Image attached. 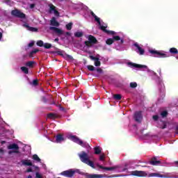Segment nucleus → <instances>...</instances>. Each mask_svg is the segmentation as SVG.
Listing matches in <instances>:
<instances>
[{
  "mask_svg": "<svg viewBox=\"0 0 178 178\" xmlns=\"http://www.w3.org/2000/svg\"><path fill=\"white\" fill-rule=\"evenodd\" d=\"M50 26H50L49 30L54 31V33L58 34V35H62V34H63V31H62V29H59V28H57L60 26V24L56 21V18L55 17H53L50 20Z\"/></svg>",
  "mask_w": 178,
  "mask_h": 178,
  "instance_id": "1",
  "label": "nucleus"
},
{
  "mask_svg": "<svg viewBox=\"0 0 178 178\" xmlns=\"http://www.w3.org/2000/svg\"><path fill=\"white\" fill-rule=\"evenodd\" d=\"M79 158L83 163L88 165L90 168L95 169V165H94V162L91 161L90 159H88V154L85 152H82L81 154H79Z\"/></svg>",
  "mask_w": 178,
  "mask_h": 178,
  "instance_id": "2",
  "label": "nucleus"
},
{
  "mask_svg": "<svg viewBox=\"0 0 178 178\" xmlns=\"http://www.w3.org/2000/svg\"><path fill=\"white\" fill-rule=\"evenodd\" d=\"M88 40H86L84 42V44L88 48L92 47L94 44H97L98 42V40H97V38H95V37H94L92 35H88Z\"/></svg>",
  "mask_w": 178,
  "mask_h": 178,
  "instance_id": "3",
  "label": "nucleus"
},
{
  "mask_svg": "<svg viewBox=\"0 0 178 178\" xmlns=\"http://www.w3.org/2000/svg\"><path fill=\"white\" fill-rule=\"evenodd\" d=\"M149 54L153 55V56H154V58H169V55H168L163 52H161L159 51L151 49V50H149Z\"/></svg>",
  "mask_w": 178,
  "mask_h": 178,
  "instance_id": "4",
  "label": "nucleus"
},
{
  "mask_svg": "<svg viewBox=\"0 0 178 178\" xmlns=\"http://www.w3.org/2000/svg\"><path fill=\"white\" fill-rule=\"evenodd\" d=\"M12 16L19 17V19H26V14L22 13L20 10L15 9L11 11Z\"/></svg>",
  "mask_w": 178,
  "mask_h": 178,
  "instance_id": "5",
  "label": "nucleus"
},
{
  "mask_svg": "<svg viewBox=\"0 0 178 178\" xmlns=\"http://www.w3.org/2000/svg\"><path fill=\"white\" fill-rule=\"evenodd\" d=\"M70 139L71 141L76 143V144H79V145H81V147H84L86 145L84 142H83V140L79 138L76 136H70Z\"/></svg>",
  "mask_w": 178,
  "mask_h": 178,
  "instance_id": "6",
  "label": "nucleus"
},
{
  "mask_svg": "<svg viewBox=\"0 0 178 178\" xmlns=\"http://www.w3.org/2000/svg\"><path fill=\"white\" fill-rule=\"evenodd\" d=\"M8 149H14L13 151H10L8 154H19V145L16 143L11 144L8 146Z\"/></svg>",
  "mask_w": 178,
  "mask_h": 178,
  "instance_id": "7",
  "label": "nucleus"
},
{
  "mask_svg": "<svg viewBox=\"0 0 178 178\" xmlns=\"http://www.w3.org/2000/svg\"><path fill=\"white\" fill-rule=\"evenodd\" d=\"M75 173H76V170L73 169H70L68 170L63 171L61 172V175L65 176V177H73Z\"/></svg>",
  "mask_w": 178,
  "mask_h": 178,
  "instance_id": "8",
  "label": "nucleus"
},
{
  "mask_svg": "<svg viewBox=\"0 0 178 178\" xmlns=\"http://www.w3.org/2000/svg\"><path fill=\"white\" fill-rule=\"evenodd\" d=\"M132 176H137L138 177H146L147 176V172L145 171H138L135 170L131 172Z\"/></svg>",
  "mask_w": 178,
  "mask_h": 178,
  "instance_id": "9",
  "label": "nucleus"
},
{
  "mask_svg": "<svg viewBox=\"0 0 178 178\" xmlns=\"http://www.w3.org/2000/svg\"><path fill=\"white\" fill-rule=\"evenodd\" d=\"M49 13H52V12H54L55 16L59 17V11H58V10H56V7L55 6H54V4L51 3L49 5Z\"/></svg>",
  "mask_w": 178,
  "mask_h": 178,
  "instance_id": "10",
  "label": "nucleus"
},
{
  "mask_svg": "<svg viewBox=\"0 0 178 178\" xmlns=\"http://www.w3.org/2000/svg\"><path fill=\"white\" fill-rule=\"evenodd\" d=\"M143 113L141 111H136L134 114V119L136 122H138V123H140L141 122V120L143 119Z\"/></svg>",
  "mask_w": 178,
  "mask_h": 178,
  "instance_id": "11",
  "label": "nucleus"
},
{
  "mask_svg": "<svg viewBox=\"0 0 178 178\" xmlns=\"http://www.w3.org/2000/svg\"><path fill=\"white\" fill-rule=\"evenodd\" d=\"M134 47H136V48L138 49L136 52L139 54V55H144V54H145V50L140 47V44H138V43H134Z\"/></svg>",
  "mask_w": 178,
  "mask_h": 178,
  "instance_id": "12",
  "label": "nucleus"
},
{
  "mask_svg": "<svg viewBox=\"0 0 178 178\" xmlns=\"http://www.w3.org/2000/svg\"><path fill=\"white\" fill-rule=\"evenodd\" d=\"M150 165L153 166H158V165H161V161L158 160V159L154 156L152 157L151 161H149Z\"/></svg>",
  "mask_w": 178,
  "mask_h": 178,
  "instance_id": "13",
  "label": "nucleus"
},
{
  "mask_svg": "<svg viewBox=\"0 0 178 178\" xmlns=\"http://www.w3.org/2000/svg\"><path fill=\"white\" fill-rule=\"evenodd\" d=\"M89 58L92 60H95V66L96 67L101 66V61H99V58L95 57L94 56H89Z\"/></svg>",
  "mask_w": 178,
  "mask_h": 178,
  "instance_id": "14",
  "label": "nucleus"
},
{
  "mask_svg": "<svg viewBox=\"0 0 178 178\" xmlns=\"http://www.w3.org/2000/svg\"><path fill=\"white\" fill-rule=\"evenodd\" d=\"M106 27L108 26H101L100 29H102V31H104V33H106V34H111V35H115V34H116V32L115 31L106 30Z\"/></svg>",
  "mask_w": 178,
  "mask_h": 178,
  "instance_id": "15",
  "label": "nucleus"
},
{
  "mask_svg": "<svg viewBox=\"0 0 178 178\" xmlns=\"http://www.w3.org/2000/svg\"><path fill=\"white\" fill-rule=\"evenodd\" d=\"M62 141H65V138L63 137V134H58L56 136V143H60Z\"/></svg>",
  "mask_w": 178,
  "mask_h": 178,
  "instance_id": "16",
  "label": "nucleus"
},
{
  "mask_svg": "<svg viewBox=\"0 0 178 178\" xmlns=\"http://www.w3.org/2000/svg\"><path fill=\"white\" fill-rule=\"evenodd\" d=\"M129 65H132L133 67H136L138 69H147V65H140V64H136L133 63H130Z\"/></svg>",
  "mask_w": 178,
  "mask_h": 178,
  "instance_id": "17",
  "label": "nucleus"
},
{
  "mask_svg": "<svg viewBox=\"0 0 178 178\" xmlns=\"http://www.w3.org/2000/svg\"><path fill=\"white\" fill-rule=\"evenodd\" d=\"M22 165L24 166H33V163H31V160L29 159H24L21 161Z\"/></svg>",
  "mask_w": 178,
  "mask_h": 178,
  "instance_id": "18",
  "label": "nucleus"
},
{
  "mask_svg": "<svg viewBox=\"0 0 178 178\" xmlns=\"http://www.w3.org/2000/svg\"><path fill=\"white\" fill-rule=\"evenodd\" d=\"M24 27H26V29H28V30L29 31H32V32H37V31H38V29L37 28H34L33 26H30L27 24H24Z\"/></svg>",
  "mask_w": 178,
  "mask_h": 178,
  "instance_id": "19",
  "label": "nucleus"
},
{
  "mask_svg": "<svg viewBox=\"0 0 178 178\" xmlns=\"http://www.w3.org/2000/svg\"><path fill=\"white\" fill-rule=\"evenodd\" d=\"M24 27H26V29H28V30L29 31H32V32H37V31H38V29L37 28H34L33 26H30L27 24H24Z\"/></svg>",
  "mask_w": 178,
  "mask_h": 178,
  "instance_id": "20",
  "label": "nucleus"
},
{
  "mask_svg": "<svg viewBox=\"0 0 178 178\" xmlns=\"http://www.w3.org/2000/svg\"><path fill=\"white\" fill-rule=\"evenodd\" d=\"M113 41H120V44H123L124 42V40L123 39H120V36L115 35L113 37Z\"/></svg>",
  "mask_w": 178,
  "mask_h": 178,
  "instance_id": "21",
  "label": "nucleus"
},
{
  "mask_svg": "<svg viewBox=\"0 0 178 178\" xmlns=\"http://www.w3.org/2000/svg\"><path fill=\"white\" fill-rule=\"evenodd\" d=\"M95 149V155H99V154H101V152H102V149H101L99 147H95L94 148Z\"/></svg>",
  "mask_w": 178,
  "mask_h": 178,
  "instance_id": "22",
  "label": "nucleus"
},
{
  "mask_svg": "<svg viewBox=\"0 0 178 178\" xmlns=\"http://www.w3.org/2000/svg\"><path fill=\"white\" fill-rule=\"evenodd\" d=\"M151 177H163V178H166L165 175H161L159 173H151L150 174Z\"/></svg>",
  "mask_w": 178,
  "mask_h": 178,
  "instance_id": "23",
  "label": "nucleus"
},
{
  "mask_svg": "<svg viewBox=\"0 0 178 178\" xmlns=\"http://www.w3.org/2000/svg\"><path fill=\"white\" fill-rule=\"evenodd\" d=\"M63 58H64V59H65V60H74L73 56H72L69 54H64Z\"/></svg>",
  "mask_w": 178,
  "mask_h": 178,
  "instance_id": "24",
  "label": "nucleus"
},
{
  "mask_svg": "<svg viewBox=\"0 0 178 178\" xmlns=\"http://www.w3.org/2000/svg\"><path fill=\"white\" fill-rule=\"evenodd\" d=\"M54 54H56L57 55H59L60 56H62L63 58V56H65V51H62V50H58L54 52Z\"/></svg>",
  "mask_w": 178,
  "mask_h": 178,
  "instance_id": "25",
  "label": "nucleus"
},
{
  "mask_svg": "<svg viewBox=\"0 0 178 178\" xmlns=\"http://www.w3.org/2000/svg\"><path fill=\"white\" fill-rule=\"evenodd\" d=\"M35 64V62H34V61H28L26 63V66H27L28 67L33 68V67H34Z\"/></svg>",
  "mask_w": 178,
  "mask_h": 178,
  "instance_id": "26",
  "label": "nucleus"
},
{
  "mask_svg": "<svg viewBox=\"0 0 178 178\" xmlns=\"http://www.w3.org/2000/svg\"><path fill=\"white\" fill-rule=\"evenodd\" d=\"M84 35V33L81 31H77L74 33V37L76 38H80L81 37H83Z\"/></svg>",
  "mask_w": 178,
  "mask_h": 178,
  "instance_id": "27",
  "label": "nucleus"
},
{
  "mask_svg": "<svg viewBox=\"0 0 178 178\" xmlns=\"http://www.w3.org/2000/svg\"><path fill=\"white\" fill-rule=\"evenodd\" d=\"M170 53L172 54L173 55H177L178 54V50L175 47H172L170 49Z\"/></svg>",
  "mask_w": 178,
  "mask_h": 178,
  "instance_id": "28",
  "label": "nucleus"
},
{
  "mask_svg": "<svg viewBox=\"0 0 178 178\" xmlns=\"http://www.w3.org/2000/svg\"><path fill=\"white\" fill-rule=\"evenodd\" d=\"M43 47L45 49H51V48H52V44L50 43H44Z\"/></svg>",
  "mask_w": 178,
  "mask_h": 178,
  "instance_id": "29",
  "label": "nucleus"
},
{
  "mask_svg": "<svg viewBox=\"0 0 178 178\" xmlns=\"http://www.w3.org/2000/svg\"><path fill=\"white\" fill-rule=\"evenodd\" d=\"M21 70L23 73H25V74H29V68L26 67H21Z\"/></svg>",
  "mask_w": 178,
  "mask_h": 178,
  "instance_id": "30",
  "label": "nucleus"
},
{
  "mask_svg": "<svg viewBox=\"0 0 178 178\" xmlns=\"http://www.w3.org/2000/svg\"><path fill=\"white\" fill-rule=\"evenodd\" d=\"M114 41L113 38H108L106 40V44H107V45H112V44H113Z\"/></svg>",
  "mask_w": 178,
  "mask_h": 178,
  "instance_id": "31",
  "label": "nucleus"
},
{
  "mask_svg": "<svg viewBox=\"0 0 178 178\" xmlns=\"http://www.w3.org/2000/svg\"><path fill=\"white\" fill-rule=\"evenodd\" d=\"M113 98L114 99H116V101H120V99H122V95L119 94L114 95Z\"/></svg>",
  "mask_w": 178,
  "mask_h": 178,
  "instance_id": "32",
  "label": "nucleus"
},
{
  "mask_svg": "<svg viewBox=\"0 0 178 178\" xmlns=\"http://www.w3.org/2000/svg\"><path fill=\"white\" fill-rule=\"evenodd\" d=\"M47 118L49 119H55V118H56V115L54 113H50L47 114Z\"/></svg>",
  "mask_w": 178,
  "mask_h": 178,
  "instance_id": "33",
  "label": "nucleus"
},
{
  "mask_svg": "<svg viewBox=\"0 0 178 178\" xmlns=\"http://www.w3.org/2000/svg\"><path fill=\"white\" fill-rule=\"evenodd\" d=\"M33 159L34 161H37V162H41V159H40V157H38V155H37V154L33 155Z\"/></svg>",
  "mask_w": 178,
  "mask_h": 178,
  "instance_id": "34",
  "label": "nucleus"
},
{
  "mask_svg": "<svg viewBox=\"0 0 178 178\" xmlns=\"http://www.w3.org/2000/svg\"><path fill=\"white\" fill-rule=\"evenodd\" d=\"M87 178H101L99 175H88Z\"/></svg>",
  "mask_w": 178,
  "mask_h": 178,
  "instance_id": "35",
  "label": "nucleus"
},
{
  "mask_svg": "<svg viewBox=\"0 0 178 178\" xmlns=\"http://www.w3.org/2000/svg\"><path fill=\"white\" fill-rule=\"evenodd\" d=\"M95 18V22H97V23H98L99 26L101 27V18L98 17L97 15Z\"/></svg>",
  "mask_w": 178,
  "mask_h": 178,
  "instance_id": "36",
  "label": "nucleus"
},
{
  "mask_svg": "<svg viewBox=\"0 0 178 178\" xmlns=\"http://www.w3.org/2000/svg\"><path fill=\"white\" fill-rule=\"evenodd\" d=\"M40 50L38 49H35L33 50H32L30 52L29 56H33V55H34V54H37V52H38Z\"/></svg>",
  "mask_w": 178,
  "mask_h": 178,
  "instance_id": "37",
  "label": "nucleus"
},
{
  "mask_svg": "<svg viewBox=\"0 0 178 178\" xmlns=\"http://www.w3.org/2000/svg\"><path fill=\"white\" fill-rule=\"evenodd\" d=\"M87 69L90 72H94V70H95V67H94L93 65H88Z\"/></svg>",
  "mask_w": 178,
  "mask_h": 178,
  "instance_id": "38",
  "label": "nucleus"
},
{
  "mask_svg": "<svg viewBox=\"0 0 178 178\" xmlns=\"http://www.w3.org/2000/svg\"><path fill=\"white\" fill-rule=\"evenodd\" d=\"M36 45H38V47H44V42L42 40H38L36 42Z\"/></svg>",
  "mask_w": 178,
  "mask_h": 178,
  "instance_id": "39",
  "label": "nucleus"
},
{
  "mask_svg": "<svg viewBox=\"0 0 178 178\" xmlns=\"http://www.w3.org/2000/svg\"><path fill=\"white\" fill-rule=\"evenodd\" d=\"M131 88H136L137 87V83L136 82H131L129 84Z\"/></svg>",
  "mask_w": 178,
  "mask_h": 178,
  "instance_id": "40",
  "label": "nucleus"
},
{
  "mask_svg": "<svg viewBox=\"0 0 178 178\" xmlns=\"http://www.w3.org/2000/svg\"><path fill=\"white\" fill-rule=\"evenodd\" d=\"M161 115L162 118H166V116H168V111H163V112H161Z\"/></svg>",
  "mask_w": 178,
  "mask_h": 178,
  "instance_id": "41",
  "label": "nucleus"
},
{
  "mask_svg": "<svg viewBox=\"0 0 178 178\" xmlns=\"http://www.w3.org/2000/svg\"><path fill=\"white\" fill-rule=\"evenodd\" d=\"M72 26H73V24L72 22H70L66 25L67 30H70L72 29Z\"/></svg>",
  "mask_w": 178,
  "mask_h": 178,
  "instance_id": "42",
  "label": "nucleus"
},
{
  "mask_svg": "<svg viewBox=\"0 0 178 178\" xmlns=\"http://www.w3.org/2000/svg\"><path fill=\"white\" fill-rule=\"evenodd\" d=\"M116 169V167H106L105 170H115Z\"/></svg>",
  "mask_w": 178,
  "mask_h": 178,
  "instance_id": "43",
  "label": "nucleus"
},
{
  "mask_svg": "<svg viewBox=\"0 0 178 178\" xmlns=\"http://www.w3.org/2000/svg\"><path fill=\"white\" fill-rule=\"evenodd\" d=\"M33 86H38V79H34L32 82Z\"/></svg>",
  "mask_w": 178,
  "mask_h": 178,
  "instance_id": "44",
  "label": "nucleus"
},
{
  "mask_svg": "<svg viewBox=\"0 0 178 178\" xmlns=\"http://www.w3.org/2000/svg\"><path fill=\"white\" fill-rule=\"evenodd\" d=\"M104 159H105V154H102L99 156V161H104Z\"/></svg>",
  "mask_w": 178,
  "mask_h": 178,
  "instance_id": "45",
  "label": "nucleus"
},
{
  "mask_svg": "<svg viewBox=\"0 0 178 178\" xmlns=\"http://www.w3.org/2000/svg\"><path fill=\"white\" fill-rule=\"evenodd\" d=\"M153 119L155 120V121H156V120H158L159 119V117L158 116V115H153Z\"/></svg>",
  "mask_w": 178,
  "mask_h": 178,
  "instance_id": "46",
  "label": "nucleus"
},
{
  "mask_svg": "<svg viewBox=\"0 0 178 178\" xmlns=\"http://www.w3.org/2000/svg\"><path fill=\"white\" fill-rule=\"evenodd\" d=\"M29 8L31 9H33V8H35V4H34V3L30 4Z\"/></svg>",
  "mask_w": 178,
  "mask_h": 178,
  "instance_id": "47",
  "label": "nucleus"
},
{
  "mask_svg": "<svg viewBox=\"0 0 178 178\" xmlns=\"http://www.w3.org/2000/svg\"><path fill=\"white\" fill-rule=\"evenodd\" d=\"M96 70L97 73H102V69L101 68H97Z\"/></svg>",
  "mask_w": 178,
  "mask_h": 178,
  "instance_id": "48",
  "label": "nucleus"
},
{
  "mask_svg": "<svg viewBox=\"0 0 178 178\" xmlns=\"http://www.w3.org/2000/svg\"><path fill=\"white\" fill-rule=\"evenodd\" d=\"M36 177L37 178H42V176L40 174H39L38 172H36Z\"/></svg>",
  "mask_w": 178,
  "mask_h": 178,
  "instance_id": "49",
  "label": "nucleus"
},
{
  "mask_svg": "<svg viewBox=\"0 0 178 178\" xmlns=\"http://www.w3.org/2000/svg\"><path fill=\"white\" fill-rule=\"evenodd\" d=\"M28 47H34V42H30L28 45Z\"/></svg>",
  "mask_w": 178,
  "mask_h": 178,
  "instance_id": "50",
  "label": "nucleus"
},
{
  "mask_svg": "<svg viewBox=\"0 0 178 178\" xmlns=\"http://www.w3.org/2000/svg\"><path fill=\"white\" fill-rule=\"evenodd\" d=\"M33 172V169L32 168H28L27 170H26V172L27 173H30V172Z\"/></svg>",
  "mask_w": 178,
  "mask_h": 178,
  "instance_id": "51",
  "label": "nucleus"
},
{
  "mask_svg": "<svg viewBox=\"0 0 178 178\" xmlns=\"http://www.w3.org/2000/svg\"><path fill=\"white\" fill-rule=\"evenodd\" d=\"M90 15H91V16H92V17H97V15H95V13H94V12H92V11L90 12Z\"/></svg>",
  "mask_w": 178,
  "mask_h": 178,
  "instance_id": "52",
  "label": "nucleus"
},
{
  "mask_svg": "<svg viewBox=\"0 0 178 178\" xmlns=\"http://www.w3.org/2000/svg\"><path fill=\"white\" fill-rule=\"evenodd\" d=\"M65 34H66V35H67L68 37H70V35H71L70 32H66Z\"/></svg>",
  "mask_w": 178,
  "mask_h": 178,
  "instance_id": "53",
  "label": "nucleus"
},
{
  "mask_svg": "<svg viewBox=\"0 0 178 178\" xmlns=\"http://www.w3.org/2000/svg\"><path fill=\"white\" fill-rule=\"evenodd\" d=\"M99 168H100V169H103L104 170H105V169H106V167L102 166V165H100Z\"/></svg>",
  "mask_w": 178,
  "mask_h": 178,
  "instance_id": "54",
  "label": "nucleus"
},
{
  "mask_svg": "<svg viewBox=\"0 0 178 178\" xmlns=\"http://www.w3.org/2000/svg\"><path fill=\"white\" fill-rule=\"evenodd\" d=\"M175 130H176V134H178V126L176 127Z\"/></svg>",
  "mask_w": 178,
  "mask_h": 178,
  "instance_id": "55",
  "label": "nucleus"
},
{
  "mask_svg": "<svg viewBox=\"0 0 178 178\" xmlns=\"http://www.w3.org/2000/svg\"><path fill=\"white\" fill-rule=\"evenodd\" d=\"M2 40V33L0 32V41Z\"/></svg>",
  "mask_w": 178,
  "mask_h": 178,
  "instance_id": "56",
  "label": "nucleus"
},
{
  "mask_svg": "<svg viewBox=\"0 0 178 178\" xmlns=\"http://www.w3.org/2000/svg\"><path fill=\"white\" fill-rule=\"evenodd\" d=\"M43 99H44V102H47V99L45 97H43Z\"/></svg>",
  "mask_w": 178,
  "mask_h": 178,
  "instance_id": "57",
  "label": "nucleus"
},
{
  "mask_svg": "<svg viewBox=\"0 0 178 178\" xmlns=\"http://www.w3.org/2000/svg\"><path fill=\"white\" fill-rule=\"evenodd\" d=\"M28 178H33V176L29 175V176H28Z\"/></svg>",
  "mask_w": 178,
  "mask_h": 178,
  "instance_id": "58",
  "label": "nucleus"
},
{
  "mask_svg": "<svg viewBox=\"0 0 178 178\" xmlns=\"http://www.w3.org/2000/svg\"><path fill=\"white\" fill-rule=\"evenodd\" d=\"M175 165H178V161H175Z\"/></svg>",
  "mask_w": 178,
  "mask_h": 178,
  "instance_id": "59",
  "label": "nucleus"
},
{
  "mask_svg": "<svg viewBox=\"0 0 178 178\" xmlns=\"http://www.w3.org/2000/svg\"><path fill=\"white\" fill-rule=\"evenodd\" d=\"M55 41H59V39L58 38H56Z\"/></svg>",
  "mask_w": 178,
  "mask_h": 178,
  "instance_id": "60",
  "label": "nucleus"
},
{
  "mask_svg": "<svg viewBox=\"0 0 178 178\" xmlns=\"http://www.w3.org/2000/svg\"><path fill=\"white\" fill-rule=\"evenodd\" d=\"M163 129H166V125H164V126L163 127Z\"/></svg>",
  "mask_w": 178,
  "mask_h": 178,
  "instance_id": "61",
  "label": "nucleus"
}]
</instances>
